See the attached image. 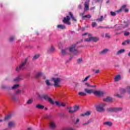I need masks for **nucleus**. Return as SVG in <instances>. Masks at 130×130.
Segmentation results:
<instances>
[{"label":"nucleus","instance_id":"obj_37","mask_svg":"<svg viewBox=\"0 0 130 130\" xmlns=\"http://www.w3.org/2000/svg\"><path fill=\"white\" fill-rule=\"evenodd\" d=\"M130 41L129 40H127L124 42H123L122 44V45H126V44H129Z\"/></svg>","mask_w":130,"mask_h":130},{"label":"nucleus","instance_id":"obj_26","mask_svg":"<svg viewBox=\"0 0 130 130\" xmlns=\"http://www.w3.org/2000/svg\"><path fill=\"white\" fill-rule=\"evenodd\" d=\"M99 40V38L91 37V41H93V42H97Z\"/></svg>","mask_w":130,"mask_h":130},{"label":"nucleus","instance_id":"obj_17","mask_svg":"<svg viewBox=\"0 0 130 130\" xmlns=\"http://www.w3.org/2000/svg\"><path fill=\"white\" fill-rule=\"evenodd\" d=\"M55 104L57 106L60 107V106H62V107H64L66 106V104L63 103H59V102H55Z\"/></svg>","mask_w":130,"mask_h":130},{"label":"nucleus","instance_id":"obj_35","mask_svg":"<svg viewBox=\"0 0 130 130\" xmlns=\"http://www.w3.org/2000/svg\"><path fill=\"white\" fill-rule=\"evenodd\" d=\"M19 86L20 85L19 84H15L11 87V89L12 90H15V89H17V88H19Z\"/></svg>","mask_w":130,"mask_h":130},{"label":"nucleus","instance_id":"obj_51","mask_svg":"<svg viewBox=\"0 0 130 130\" xmlns=\"http://www.w3.org/2000/svg\"><path fill=\"white\" fill-rule=\"evenodd\" d=\"M95 26H97V23H96V22H92V27L93 28H94V27H95Z\"/></svg>","mask_w":130,"mask_h":130},{"label":"nucleus","instance_id":"obj_9","mask_svg":"<svg viewBox=\"0 0 130 130\" xmlns=\"http://www.w3.org/2000/svg\"><path fill=\"white\" fill-rule=\"evenodd\" d=\"M49 128L50 129H55L56 128V123L54 121H50L49 123Z\"/></svg>","mask_w":130,"mask_h":130},{"label":"nucleus","instance_id":"obj_28","mask_svg":"<svg viewBox=\"0 0 130 130\" xmlns=\"http://www.w3.org/2000/svg\"><path fill=\"white\" fill-rule=\"evenodd\" d=\"M85 85L86 86L88 87H90V88H95L96 87V85H90L88 83H85Z\"/></svg>","mask_w":130,"mask_h":130},{"label":"nucleus","instance_id":"obj_33","mask_svg":"<svg viewBox=\"0 0 130 130\" xmlns=\"http://www.w3.org/2000/svg\"><path fill=\"white\" fill-rule=\"evenodd\" d=\"M69 15L71 16V18L72 19L73 21H74L75 22L77 21V19L75 18V17H74V15H73V14H72V13L69 12Z\"/></svg>","mask_w":130,"mask_h":130},{"label":"nucleus","instance_id":"obj_21","mask_svg":"<svg viewBox=\"0 0 130 130\" xmlns=\"http://www.w3.org/2000/svg\"><path fill=\"white\" fill-rule=\"evenodd\" d=\"M15 126V123L14 122H10L8 123V127L9 128H12Z\"/></svg>","mask_w":130,"mask_h":130},{"label":"nucleus","instance_id":"obj_58","mask_svg":"<svg viewBox=\"0 0 130 130\" xmlns=\"http://www.w3.org/2000/svg\"><path fill=\"white\" fill-rule=\"evenodd\" d=\"M79 121H80V120L79 119H77L76 123H78V122H79Z\"/></svg>","mask_w":130,"mask_h":130},{"label":"nucleus","instance_id":"obj_8","mask_svg":"<svg viewBox=\"0 0 130 130\" xmlns=\"http://www.w3.org/2000/svg\"><path fill=\"white\" fill-rule=\"evenodd\" d=\"M104 94H105V92L103 91L94 90L93 91V94L96 97H102Z\"/></svg>","mask_w":130,"mask_h":130},{"label":"nucleus","instance_id":"obj_5","mask_svg":"<svg viewBox=\"0 0 130 130\" xmlns=\"http://www.w3.org/2000/svg\"><path fill=\"white\" fill-rule=\"evenodd\" d=\"M27 63V59H25L24 62H22V63L19 66L17 67L16 69V72H19L21 70H25V66Z\"/></svg>","mask_w":130,"mask_h":130},{"label":"nucleus","instance_id":"obj_19","mask_svg":"<svg viewBox=\"0 0 130 130\" xmlns=\"http://www.w3.org/2000/svg\"><path fill=\"white\" fill-rule=\"evenodd\" d=\"M58 29H60L61 30H64L66 29V25L62 24H59L57 26Z\"/></svg>","mask_w":130,"mask_h":130},{"label":"nucleus","instance_id":"obj_57","mask_svg":"<svg viewBox=\"0 0 130 130\" xmlns=\"http://www.w3.org/2000/svg\"><path fill=\"white\" fill-rule=\"evenodd\" d=\"M122 33V31L119 32H116L115 34V35H119L120 34H121Z\"/></svg>","mask_w":130,"mask_h":130},{"label":"nucleus","instance_id":"obj_49","mask_svg":"<svg viewBox=\"0 0 130 130\" xmlns=\"http://www.w3.org/2000/svg\"><path fill=\"white\" fill-rule=\"evenodd\" d=\"M105 37H106V38H110V35H109V34H105Z\"/></svg>","mask_w":130,"mask_h":130},{"label":"nucleus","instance_id":"obj_47","mask_svg":"<svg viewBox=\"0 0 130 130\" xmlns=\"http://www.w3.org/2000/svg\"><path fill=\"white\" fill-rule=\"evenodd\" d=\"M32 102H33V100L32 99H29L27 102V104H31V103H32Z\"/></svg>","mask_w":130,"mask_h":130},{"label":"nucleus","instance_id":"obj_1","mask_svg":"<svg viewBox=\"0 0 130 130\" xmlns=\"http://www.w3.org/2000/svg\"><path fill=\"white\" fill-rule=\"evenodd\" d=\"M106 106V103H101L100 104L96 105L95 107L98 112H104V111H105V108H104V107Z\"/></svg>","mask_w":130,"mask_h":130},{"label":"nucleus","instance_id":"obj_12","mask_svg":"<svg viewBox=\"0 0 130 130\" xmlns=\"http://www.w3.org/2000/svg\"><path fill=\"white\" fill-rule=\"evenodd\" d=\"M70 20H71V18L70 16H67L66 17H64L63 22L65 24H67V25H70L71 24V22H70Z\"/></svg>","mask_w":130,"mask_h":130},{"label":"nucleus","instance_id":"obj_60","mask_svg":"<svg viewBox=\"0 0 130 130\" xmlns=\"http://www.w3.org/2000/svg\"><path fill=\"white\" fill-rule=\"evenodd\" d=\"M124 11L125 13H127V12H128V9H125Z\"/></svg>","mask_w":130,"mask_h":130},{"label":"nucleus","instance_id":"obj_16","mask_svg":"<svg viewBox=\"0 0 130 130\" xmlns=\"http://www.w3.org/2000/svg\"><path fill=\"white\" fill-rule=\"evenodd\" d=\"M112 98L109 96H108L106 98L103 99V101L104 102H112Z\"/></svg>","mask_w":130,"mask_h":130},{"label":"nucleus","instance_id":"obj_10","mask_svg":"<svg viewBox=\"0 0 130 130\" xmlns=\"http://www.w3.org/2000/svg\"><path fill=\"white\" fill-rule=\"evenodd\" d=\"M21 93H22V90L19 89L16 91L15 94H12L11 95V97L13 101H17V97L16 96V95H19V94H21Z\"/></svg>","mask_w":130,"mask_h":130},{"label":"nucleus","instance_id":"obj_44","mask_svg":"<svg viewBox=\"0 0 130 130\" xmlns=\"http://www.w3.org/2000/svg\"><path fill=\"white\" fill-rule=\"evenodd\" d=\"M96 21L98 22H102V21H103V16H101L100 18L97 19Z\"/></svg>","mask_w":130,"mask_h":130},{"label":"nucleus","instance_id":"obj_3","mask_svg":"<svg viewBox=\"0 0 130 130\" xmlns=\"http://www.w3.org/2000/svg\"><path fill=\"white\" fill-rule=\"evenodd\" d=\"M127 26H128V24L126 22L124 23L123 24L116 25H115V27H116L117 29L115 30V31H119V30H122V29H124V28H126Z\"/></svg>","mask_w":130,"mask_h":130},{"label":"nucleus","instance_id":"obj_46","mask_svg":"<svg viewBox=\"0 0 130 130\" xmlns=\"http://www.w3.org/2000/svg\"><path fill=\"white\" fill-rule=\"evenodd\" d=\"M9 40L10 41V42H13V41H14V40H15V37H11L10 39Z\"/></svg>","mask_w":130,"mask_h":130},{"label":"nucleus","instance_id":"obj_52","mask_svg":"<svg viewBox=\"0 0 130 130\" xmlns=\"http://www.w3.org/2000/svg\"><path fill=\"white\" fill-rule=\"evenodd\" d=\"M110 14L112 16H116V13H115V12H112L111 11L110 12Z\"/></svg>","mask_w":130,"mask_h":130},{"label":"nucleus","instance_id":"obj_29","mask_svg":"<svg viewBox=\"0 0 130 130\" xmlns=\"http://www.w3.org/2000/svg\"><path fill=\"white\" fill-rule=\"evenodd\" d=\"M36 107L38 109H44V106H42L41 105H37Z\"/></svg>","mask_w":130,"mask_h":130},{"label":"nucleus","instance_id":"obj_23","mask_svg":"<svg viewBox=\"0 0 130 130\" xmlns=\"http://www.w3.org/2000/svg\"><path fill=\"white\" fill-rule=\"evenodd\" d=\"M104 125H108V126H111L112 125V122L110 121H106L104 123Z\"/></svg>","mask_w":130,"mask_h":130},{"label":"nucleus","instance_id":"obj_38","mask_svg":"<svg viewBox=\"0 0 130 130\" xmlns=\"http://www.w3.org/2000/svg\"><path fill=\"white\" fill-rule=\"evenodd\" d=\"M84 41H85V42H90L92 41L91 37H89L88 38L85 39L84 40Z\"/></svg>","mask_w":130,"mask_h":130},{"label":"nucleus","instance_id":"obj_30","mask_svg":"<svg viewBox=\"0 0 130 130\" xmlns=\"http://www.w3.org/2000/svg\"><path fill=\"white\" fill-rule=\"evenodd\" d=\"M54 51V47H51L48 50V53H51V52H53Z\"/></svg>","mask_w":130,"mask_h":130},{"label":"nucleus","instance_id":"obj_62","mask_svg":"<svg viewBox=\"0 0 130 130\" xmlns=\"http://www.w3.org/2000/svg\"><path fill=\"white\" fill-rule=\"evenodd\" d=\"M3 121H4V120H3V119H0V122H3Z\"/></svg>","mask_w":130,"mask_h":130},{"label":"nucleus","instance_id":"obj_48","mask_svg":"<svg viewBox=\"0 0 130 130\" xmlns=\"http://www.w3.org/2000/svg\"><path fill=\"white\" fill-rule=\"evenodd\" d=\"M1 88H2V89H8V86H7L5 85H2L1 86Z\"/></svg>","mask_w":130,"mask_h":130},{"label":"nucleus","instance_id":"obj_50","mask_svg":"<svg viewBox=\"0 0 130 130\" xmlns=\"http://www.w3.org/2000/svg\"><path fill=\"white\" fill-rule=\"evenodd\" d=\"M124 35V36H128L129 35V32L125 31Z\"/></svg>","mask_w":130,"mask_h":130},{"label":"nucleus","instance_id":"obj_20","mask_svg":"<svg viewBox=\"0 0 130 130\" xmlns=\"http://www.w3.org/2000/svg\"><path fill=\"white\" fill-rule=\"evenodd\" d=\"M121 79V76L120 75H118L115 76L114 78L115 82H118Z\"/></svg>","mask_w":130,"mask_h":130},{"label":"nucleus","instance_id":"obj_27","mask_svg":"<svg viewBox=\"0 0 130 130\" xmlns=\"http://www.w3.org/2000/svg\"><path fill=\"white\" fill-rule=\"evenodd\" d=\"M124 51H125V50L124 49H121L117 51V55H118L119 54H121L122 53H124Z\"/></svg>","mask_w":130,"mask_h":130},{"label":"nucleus","instance_id":"obj_22","mask_svg":"<svg viewBox=\"0 0 130 130\" xmlns=\"http://www.w3.org/2000/svg\"><path fill=\"white\" fill-rule=\"evenodd\" d=\"M109 51L108 49H104L101 52H100V54H105V53H107Z\"/></svg>","mask_w":130,"mask_h":130},{"label":"nucleus","instance_id":"obj_55","mask_svg":"<svg viewBox=\"0 0 130 130\" xmlns=\"http://www.w3.org/2000/svg\"><path fill=\"white\" fill-rule=\"evenodd\" d=\"M94 73L95 74H99V73H100V71L99 70H98L95 71Z\"/></svg>","mask_w":130,"mask_h":130},{"label":"nucleus","instance_id":"obj_45","mask_svg":"<svg viewBox=\"0 0 130 130\" xmlns=\"http://www.w3.org/2000/svg\"><path fill=\"white\" fill-rule=\"evenodd\" d=\"M83 62V58H80L77 60V63H82Z\"/></svg>","mask_w":130,"mask_h":130},{"label":"nucleus","instance_id":"obj_25","mask_svg":"<svg viewBox=\"0 0 130 130\" xmlns=\"http://www.w3.org/2000/svg\"><path fill=\"white\" fill-rule=\"evenodd\" d=\"M125 8H126V5H123L120 9L116 11V12L120 13V12H121L122 10H124V9H125Z\"/></svg>","mask_w":130,"mask_h":130},{"label":"nucleus","instance_id":"obj_36","mask_svg":"<svg viewBox=\"0 0 130 130\" xmlns=\"http://www.w3.org/2000/svg\"><path fill=\"white\" fill-rule=\"evenodd\" d=\"M67 50H68V49H64L61 50V53L62 55H66L67 53Z\"/></svg>","mask_w":130,"mask_h":130},{"label":"nucleus","instance_id":"obj_61","mask_svg":"<svg viewBox=\"0 0 130 130\" xmlns=\"http://www.w3.org/2000/svg\"><path fill=\"white\" fill-rule=\"evenodd\" d=\"M28 130H31L32 129V127H28L27 128Z\"/></svg>","mask_w":130,"mask_h":130},{"label":"nucleus","instance_id":"obj_31","mask_svg":"<svg viewBox=\"0 0 130 130\" xmlns=\"http://www.w3.org/2000/svg\"><path fill=\"white\" fill-rule=\"evenodd\" d=\"M90 77H91V76L88 75V76H86L85 79H83L82 80V83H84V82H87V81H88V79H89L90 78Z\"/></svg>","mask_w":130,"mask_h":130},{"label":"nucleus","instance_id":"obj_7","mask_svg":"<svg viewBox=\"0 0 130 130\" xmlns=\"http://www.w3.org/2000/svg\"><path fill=\"white\" fill-rule=\"evenodd\" d=\"M68 109L69 110V113H74L79 110V106H75L73 108L68 107Z\"/></svg>","mask_w":130,"mask_h":130},{"label":"nucleus","instance_id":"obj_43","mask_svg":"<svg viewBox=\"0 0 130 130\" xmlns=\"http://www.w3.org/2000/svg\"><path fill=\"white\" fill-rule=\"evenodd\" d=\"M78 95H80V96H86L87 94H86L85 92H80L78 93Z\"/></svg>","mask_w":130,"mask_h":130},{"label":"nucleus","instance_id":"obj_15","mask_svg":"<svg viewBox=\"0 0 130 130\" xmlns=\"http://www.w3.org/2000/svg\"><path fill=\"white\" fill-rule=\"evenodd\" d=\"M21 80H23V78L22 77V75H19L17 77L14 79L13 81L14 82H19V81H21Z\"/></svg>","mask_w":130,"mask_h":130},{"label":"nucleus","instance_id":"obj_64","mask_svg":"<svg viewBox=\"0 0 130 130\" xmlns=\"http://www.w3.org/2000/svg\"><path fill=\"white\" fill-rule=\"evenodd\" d=\"M128 56L130 57V52L128 53Z\"/></svg>","mask_w":130,"mask_h":130},{"label":"nucleus","instance_id":"obj_18","mask_svg":"<svg viewBox=\"0 0 130 130\" xmlns=\"http://www.w3.org/2000/svg\"><path fill=\"white\" fill-rule=\"evenodd\" d=\"M84 91L85 92V93H87V94H92V93H93L94 90H93V89L85 88Z\"/></svg>","mask_w":130,"mask_h":130},{"label":"nucleus","instance_id":"obj_42","mask_svg":"<svg viewBox=\"0 0 130 130\" xmlns=\"http://www.w3.org/2000/svg\"><path fill=\"white\" fill-rule=\"evenodd\" d=\"M39 56H40V54H38L35 55V56L32 58L33 60H35L36 59H37V58H38V57H39Z\"/></svg>","mask_w":130,"mask_h":130},{"label":"nucleus","instance_id":"obj_63","mask_svg":"<svg viewBox=\"0 0 130 130\" xmlns=\"http://www.w3.org/2000/svg\"><path fill=\"white\" fill-rule=\"evenodd\" d=\"M72 59H73V57H71L70 58V60H72Z\"/></svg>","mask_w":130,"mask_h":130},{"label":"nucleus","instance_id":"obj_13","mask_svg":"<svg viewBox=\"0 0 130 130\" xmlns=\"http://www.w3.org/2000/svg\"><path fill=\"white\" fill-rule=\"evenodd\" d=\"M90 3V0H86L84 3V11H88L89 10V5Z\"/></svg>","mask_w":130,"mask_h":130},{"label":"nucleus","instance_id":"obj_24","mask_svg":"<svg viewBox=\"0 0 130 130\" xmlns=\"http://www.w3.org/2000/svg\"><path fill=\"white\" fill-rule=\"evenodd\" d=\"M91 114V113L89 111H87L83 114H82L80 116H88V115H90Z\"/></svg>","mask_w":130,"mask_h":130},{"label":"nucleus","instance_id":"obj_34","mask_svg":"<svg viewBox=\"0 0 130 130\" xmlns=\"http://www.w3.org/2000/svg\"><path fill=\"white\" fill-rule=\"evenodd\" d=\"M85 18H87V19H90V18H91V15L88 14L84 16H82V20H85Z\"/></svg>","mask_w":130,"mask_h":130},{"label":"nucleus","instance_id":"obj_40","mask_svg":"<svg viewBox=\"0 0 130 130\" xmlns=\"http://www.w3.org/2000/svg\"><path fill=\"white\" fill-rule=\"evenodd\" d=\"M46 84L48 87L51 86V83H50V82H49V80H46Z\"/></svg>","mask_w":130,"mask_h":130},{"label":"nucleus","instance_id":"obj_32","mask_svg":"<svg viewBox=\"0 0 130 130\" xmlns=\"http://www.w3.org/2000/svg\"><path fill=\"white\" fill-rule=\"evenodd\" d=\"M12 117V114H9L5 117V120H9Z\"/></svg>","mask_w":130,"mask_h":130},{"label":"nucleus","instance_id":"obj_14","mask_svg":"<svg viewBox=\"0 0 130 130\" xmlns=\"http://www.w3.org/2000/svg\"><path fill=\"white\" fill-rule=\"evenodd\" d=\"M42 76H43V79L46 78L45 76L43 75V74H42V73L38 72L36 74L35 78L36 79H39V78H41V77Z\"/></svg>","mask_w":130,"mask_h":130},{"label":"nucleus","instance_id":"obj_6","mask_svg":"<svg viewBox=\"0 0 130 130\" xmlns=\"http://www.w3.org/2000/svg\"><path fill=\"white\" fill-rule=\"evenodd\" d=\"M122 108L121 107L118 108H109L107 109V111L108 112H117L118 111H121L122 110Z\"/></svg>","mask_w":130,"mask_h":130},{"label":"nucleus","instance_id":"obj_2","mask_svg":"<svg viewBox=\"0 0 130 130\" xmlns=\"http://www.w3.org/2000/svg\"><path fill=\"white\" fill-rule=\"evenodd\" d=\"M41 98L42 99H44L46 101H48V102H49V103H50V104H52V105H53V104H54V102L53 101V100H52L51 99V98H50V97H49L47 94H43V95H42L41 96Z\"/></svg>","mask_w":130,"mask_h":130},{"label":"nucleus","instance_id":"obj_56","mask_svg":"<svg viewBox=\"0 0 130 130\" xmlns=\"http://www.w3.org/2000/svg\"><path fill=\"white\" fill-rule=\"evenodd\" d=\"M97 3H102L103 0H96Z\"/></svg>","mask_w":130,"mask_h":130},{"label":"nucleus","instance_id":"obj_59","mask_svg":"<svg viewBox=\"0 0 130 130\" xmlns=\"http://www.w3.org/2000/svg\"><path fill=\"white\" fill-rule=\"evenodd\" d=\"M78 8H79V9H82V5H79L78 6Z\"/></svg>","mask_w":130,"mask_h":130},{"label":"nucleus","instance_id":"obj_11","mask_svg":"<svg viewBox=\"0 0 130 130\" xmlns=\"http://www.w3.org/2000/svg\"><path fill=\"white\" fill-rule=\"evenodd\" d=\"M52 81L54 83V87H59V83L61 81L60 78H52Z\"/></svg>","mask_w":130,"mask_h":130},{"label":"nucleus","instance_id":"obj_41","mask_svg":"<svg viewBox=\"0 0 130 130\" xmlns=\"http://www.w3.org/2000/svg\"><path fill=\"white\" fill-rule=\"evenodd\" d=\"M86 35H88V37H91V36H92V34H88V32H85L82 35V36H86Z\"/></svg>","mask_w":130,"mask_h":130},{"label":"nucleus","instance_id":"obj_4","mask_svg":"<svg viewBox=\"0 0 130 130\" xmlns=\"http://www.w3.org/2000/svg\"><path fill=\"white\" fill-rule=\"evenodd\" d=\"M76 44L72 45L70 48H69V51L70 52H73L74 54L75 55H77V54H79L80 53V51H77L76 50Z\"/></svg>","mask_w":130,"mask_h":130},{"label":"nucleus","instance_id":"obj_39","mask_svg":"<svg viewBox=\"0 0 130 130\" xmlns=\"http://www.w3.org/2000/svg\"><path fill=\"white\" fill-rule=\"evenodd\" d=\"M84 41H85V42H90L92 41L91 37H89L88 38L85 39L84 40Z\"/></svg>","mask_w":130,"mask_h":130},{"label":"nucleus","instance_id":"obj_53","mask_svg":"<svg viewBox=\"0 0 130 130\" xmlns=\"http://www.w3.org/2000/svg\"><path fill=\"white\" fill-rule=\"evenodd\" d=\"M90 123V121H88L87 122L83 124V125H87V124H89Z\"/></svg>","mask_w":130,"mask_h":130},{"label":"nucleus","instance_id":"obj_54","mask_svg":"<svg viewBox=\"0 0 130 130\" xmlns=\"http://www.w3.org/2000/svg\"><path fill=\"white\" fill-rule=\"evenodd\" d=\"M84 15H85V11H84L82 13H80V15L84 17Z\"/></svg>","mask_w":130,"mask_h":130}]
</instances>
